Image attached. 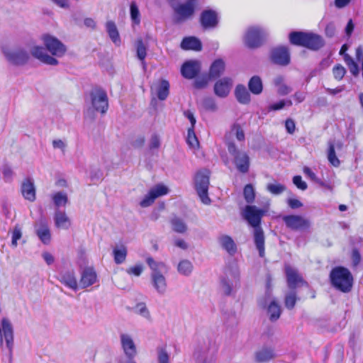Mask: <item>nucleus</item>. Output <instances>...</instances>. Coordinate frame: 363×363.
Here are the masks:
<instances>
[{
	"label": "nucleus",
	"mask_w": 363,
	"mask_h": 363,
	"mask_svg": "<svg viewBox=\"0 0 363 363\" xmlns=\"http://www.w3.org/2000/svg\"><path fill=\"white\" fill-rule=\"evenodd\" d=\"M204 106L207 109H210V110H212V111H214L216 108V105L215 104L213 101L212 99H210L205 100V101H204Z\"/></svg>",
	"instance_id": "64"
},
{
	"label": "nucleus",
	"mask_w": 363,
	"mask_h": 363,
	"mask_svg": "<svg viewBox=\"0 0 363 363\" xmlns=\"http://www.w3.org/2000/svg\"><path fill=\"white\" fill-rule=\"evenodd\" d=\"M160 146V140L157 135H153L151 138V142L150 144V149H157Z\"/></svg>",
	"instance_id": "59"
},
{
	"label": "nucleus",
	"mask_w": 363,
	"mask_h": 363,
	"mask_svg": "<svg viewBox=\"0 0 363 363\" xmlns=\"http://www.w3.org/2000/svg\"><path fill=\"white\" fill-rule=\"evenodd\" d=\"M243 196L245 200L248 203H252L255 199V192L253 186L251 184H246L243 189Z\"/></svg>",
	"instance_id": "41"
},
{
	"label": "nucleus",
	"mask_w": 363,
	"mask_h": 363,
	"mask_svg": "<svg viewBox=\"0 0 363 363\" xmlns=\"http://www.w3.org/2000/svg\"><path fill=\"white\" fill-rule=\"evenodd\" d=\"M265 213L266 211L264 209L253 205H247L242 213L244 219L254 228V242L260 257H264L265 255V238L261 227L262 220Z\"/></svg>",
	"instance_id": "2"
},
{
	"label": "nucleus",
	"mask_w": 363,
	"mask_h": 363,
	"mask_svg": "<svg viewBox=\"0 0 363 363\" xmlns=\"http://www.w3.org/2000/svg\"><path fill=\"white\" fill-rule=\"evenodd\" d=\"M287 204L291 209H297L303 206V203L297 199H289Z\"/></svg>",
	"instance_id": "57"
},
{
	"label": "nucleus",
	"mask_w": 363,
	"mask_h": 363,
	"mask_svg": "<svg viewBox=\"0 0 363 363\" xmlns=\"http://www.w3.org/2000/svg\"><path fill=\"white\" fill-rule=\"evenodd\" d=\"M59 281L73 290L77 289V281L74 272H66L60 274Z\"/></svg>",
	"instance_id": "26"
},
{
	"label": "nucleus",
	"mask_w": 363,
	"mask_h": 363,
	"mask_svg": "<svg viewBox=\"0 0 363 363\" xmlns=\"http://www.w3.org/2000/svg\"><path fill=\"white\" fill-rule=\"evenodd\" d=\"M35 233L43 244H50L51 241L50 230L44 218H41L35 225Z\"/></svg>",
	"instance_id": "17"
},
{
	"label": "nucleus",
	"mask_w": 363,
	"mask_h": 363,
	"mask_svg": "<svg viewBox=\"0 0 363 363\" xmlns=\"http://www.w3.org/2000/svg\"><path fill=\"white\" fill-rule=\"evenodd\" d=\"M22 237L21 229L19 225H16L13 230L12 233V240H11V245L14 247L17 246L18 240H20Z\"/></svg>",
	"instance_id": "50"
},
{
	"label": "nucleus",
	"mask_w": 363,
	"mask_h": 363,
	"mask_svg": "<svg viewBox=\"0 0 363 363\" xmlns=\"http://www.w3.org/2000/svg\"><path fill=\"white\" fill-rule=\"evenodd\" d=\"M303 171V173L306 176H308L311 180H313L314 182L319 181V179L316 177L315 174L308 167H304Z\"/></svg>",
	"instance_id": "58"
},
{
	"label": "nucleus",
	"mask_w": 363,
	"mask_h": 363,
	"mask_svg": "<svg viewBox=\"0 0 363 363\" xmlns=\"http://www.w3.org/2000/svg\"><path fill=\"white\" fill-rule=\"evenodd\" d=\"M281 218L286 227L293 231L308 230L311 225V221L301 215H284Z\"/></svg>",
	"instance_id": "9"
},
{
	"label": "nucleus",
	"mask_w": 363,
	"mask_h": 363,
	"mask_svg": "<svg viewBox=\"0 0 363 363\" xmlns=\"http://www.w3.org/2000/svg\"><path fill=\"white\" fill-rule=\"evenodd\" d=\"M121 341L123 350L128 357L132 359L137 353L136 346L133 339L128 335L122 334L121 335Z\"/></svg>",
	"instance_id": "18"
},
{
	"label": "nucleus",
	"mask_w": 363,
	"mask_h": 363,
	"mask_svg": "<svg viewBox=\"0 0 363 363\" xmlns=\"http://www.w3.org/2000/svg\"><path fill=\"white\" fill-rule=\"evenodd\" d=\"M4 53L6 60L14 65H23L30 59L29 54L22 49L15 51L4 50Z\"/></svg>",
	"instance_id": "14"
},
{
	"label": "nucleus",
	"mask_w": 363,
	"mask_h": 363,
	"mask_svg": "<svg viewBox=\"0 0 363 363\" xmlns=\"http://www.w3.org/2000/svg\"><path fill=\"white\" fill-rule=\"evenodd\" d=\"M346 72V69L341 64H336L333 68V74L337 81H341Z\"/></svg>",
	"instance_id": "45"
},
{
	"label": "nucleus",
	"mask_w": 363,
	"mask_h": 363,
	"mask_svg": "<svg viewBox=\"0 0 363 363\" xmlns=\"http://www.w3.org/2000/svg\"><path fill=\"white\" fill-rule=\"evenodd\" d=\"M54 220L57 228L68 229L71 225V221L65 212L56 211Z\"/></svg>",
	"instance_id": "28"
},
{
	"label": "nucleus",
	"mask_w": 363,
	"mask_h": 363,
	"mask_svg": "<svg viewBox=\"0 0 363 363\" xmlns=\"http://www.w3.org/2000/svg\"><path fill=\"white\" fill-rule=\"evenodd\" d=\"M199 21L203 28H213L218 23V14L212 9L203 10L200 15Z\"/></svg>",
	"instance_id": "15"
},
{
	"label": "nucleus",
	"mask_w": 363,
	"mask_h": 363,
	"mask_svg": "<svg viewBox=\"0 0 363 363\" xmlns=\"http://www.w3.org/2000/svg\"><path fill=\"white\" fill-rule=\"evenodd\" d=\"M210 172L207 169L197 172L195 176V189L201 201L206 205L211 203V200L208 196Z\"/></svg>",
	"instance_id": "5"
},
{
	"label": "nucleus",
	"mask_w": 363,
	"mask_h": 363,
	"mask_svg": "<svg viewBox=\"0 0 363 363\" xmlns=\"http://www.w3.org/2000/svg\"><path fill=\"white\" fill-rule=\"evenodd\" d=\"M184 115L189 120L191 123V127L194 128L196 121L194 113L190 110H187L184 111Z\"/></svg>",
	"instance_id": "61"
},
{
	"label": "nucleus",
	"mask_w": 363,
	"mask_h": 363,
	"mask_svg": "<svg viewBox=\"0 0 363 363\" xmlns=\"http://www.w3.org/2000/svg\"><path fill=\"white\" fill-rule=\"evenodd\" d=\"M97 279L95 270L91 267L85 268L81 275L79 280L80 286L83 289L93 285Z\"/></svg>",
	"instance_id": "20"
},
{
	"label": "nucleus",
	"mask_w": 363,
	"mask_h": 363,
	"mask_svg": "<svg viewBox=\"0 0 363 363\" xmlns=\"http://www.w3.org/2000/svg\"><path fill=\"white\" fill-rule=\"evenodd\" d=\"M219 241L223 249H224L230 255H234L237 252V245L233 239L227 235H221Z\"/></svg>",
	"instance_id": "25"
},
{
	"label": "nucleus",
	"mask_w": 363,
	"mask_h": 363,
	"mask_svg": "<svg viewBox=\"0 0 363 363\" xmlns=\"http://www.w3.org/2000/svg\"><path fill=\"white\" fill-rule=\"evenodd\" d=\"M289 40L291 45L311 50H318L325 45V41L320 35L303 31L291 32L289 35Z\"/></svg>",
	"instance_id": "4"
},
{
	"label": "nucleus",
	"mask_w": 363,
	"mask_h": 363,
	"mask_svg": "<svg viewBox=\"0 0 363 363\" xmlns=\"http://www.w3.org/2000/svg\"><path fill=\"white\" fill-rule=\"evenodd\" d=\"M186 143L191 148H197L199 146V142L194 127H189L187 130Z\"/></svg>",
	"instance_id": "39"
},
{
	"label": "nucleus",
	"mask_w": 363,
	"mask_h": 363,
	"mask_svg": "<svg viewBox=\"0 0 363 363\" xmlns=\"http://www.w3.org/2000/svg\"><path fill=\"white\" fill-rule=\"evenodd\" d=\"M169 357L164 348H160L158 350L159 363H169Z\"/></svg>",
	"instance_id": "54"
},
{
	"label": "nucleus",
	"mask_w": 363,
	"mask_h": 363,
	"mask_svg": "<svg viewBox=\"0 0 363 363\" xmlns=\"http://www.w3.org/2000/svg\"><path fill=\"white\" fill-rule=\"evenodd\" d=\"M266 38L264 30L257 26L250 27L245 35V43L251 49L259 48L263 45Z\"/></svg>",
	"instance_id": "10"
},
{
	"label": "nucleus",
	"mask_w": 363,
	"mask_h": 363,
	"mask_svg": "<svg viewBox=\"0 0 363 363\" xmlns=\"http://www.w3.org/2000/svg\"><path fill=\"white\" fill-rule=\"evenodd\" d=\"M152 284L155 289L160 293H164L166 290L167 284L162 274H151Z\"/></svg>",
	"instance_id": "31"
},
{
	"label": "nucleus",
	"mask_w": 363,
	"mask_h": 363,
	"mask_svg": "<svg viewBox=\"0 0 363 363\" xmlns=\"http://www.w3.org/2000/svg\"><path fill=\"white\" fill-rule=\"evenodd\" d=\"M354 26L352 19H350L347 23L345 28V33L347 36H350L352 33L353 32Z\"/></svg>",
	"instance_id": "63"
},
{
	"label": "nucleus",
	"mask_w": 363,
	"mask_h": 363,
	"mask_svg": "<svg viewBox=\"0 0 363 363\" xmlns=\"http://www.w3.org/2000/svg\"><path fill=\"white\" fill-rule=\"evenodd\" d=\"M106 28L109 38L116 45H120L121 40L119 35L118 30L115 23L112 21H108L106 23Z\"/></svg>",
	"instance_id": "29"
},
{
	"label": "nucleus",
	"mask_w": 363,
	"mask_h": 363,
	"mask_svg": "<svg viewBox=\"0 0 363 363\" xmlns=\"http://www.w3.org/2000/svg\"><path fill=\"white\" fill-rule=\"evenodd\" d=\"M147 55V50L142 39L137 41V56L140 60L144 62Z\"/></svg>",
	"instance_id": "48"
},
{
	"label": "nucleus",
	"mask_w": 363,
	"mask_h": 363,
	"mask_svg": "<svg viewBox=\"0 0 363 363\" xmlns=\"http://www.w3.org/2000/svg\"><path fill=\"white\" fill-rule=\"evenodd\" d=\"M177 269L179 273H181L184 275H189L193 269V266H192V264L191 262H189V260L184 259V260H182L179 263Z\"/></svg>",
	"instance_id": "44"
},
{
	"label": "nucleus",
	"mask_w": 363,
	"mask_h": 363,
	"mask_svg": "<svg viewBox=\"0 0 363 363\" xmlns=\"http://www.w3.org/2000/svg\"><path fill=\"white\" fill-rule=\"evenodd\" d=\"M270 60L274 64L278 65H288L291 61L289 48L280 45L272 48L270 52Z\"/></svg>",
	"instance_id": "12"
},
{
	"label": "nucleus",
	"mask_w": 363,
	"mask_h": 363,
	"mask_svg": "<svg viewBox=\"0 0 363 363\" xmlns=\"http://www.w3.org/2000/svg\"><path fill=\"white\" fill-rule=\"evenodd\" d=\"M169 82L167 79H162L157 89V96L160 101L165 100L169 94Z\"/></svg>",
	"instance_id": "33"
},
{
	"label": "nucleus",
	"mask_w": 363,
	"mask_h": 363,
	"mask_svg": "<svg viewBox=\"0 0 363 363\" xmlns=\"http://www.w3.org/2000/svg\"><path fill=\"white\" fill-rule=\"evenodd\" d=\"M235 94L240 104H248L250 102V94L244 85L238 84L236 86Z\"/></svg>",
	"instance_id": "30"
},
{
	"label": "nucleus",
	"mask_w": 363,
	"mask_h": 363,
	"mask_svg": "<svg viewBox=\"0 0 363 363\" xmlns=\"http://www.w3.org/2000/svg\"><path fill=\"white\" fill-rule=\"evenodd\" d=\"M362 257L359 251L357 249H353L352 252V265L357 267L361 262Z\"/></svg>",
	"instance_id": "56"
},
{
	"label": "nucleus",
	"mask_w": 363,
	"mask_h": 363,
	"mask_svg": "<svg viewBox=\"0 0 363 363\" xmlns=\"http://www.w3.org/2000/svg\"><path fill=\"white\" fill-rule=\"evenodd\" d=\"M298 300L297 294L295 290H291L284 298V304L286 308L291 310L294 308Z\"/></svg>",
	"instance_id": "40"
},
{
	"label": "nucleus",
	"mask_w": 363,
	"mask_h": 363,
	"mask_svg": "<svg viewBox=\"0 0 363 363\" xmlns=\"http://www.w3.org/2000/svg\"><path fill=\"white\" fill-rule=\"evenodd\" d=\"M171 224L174 231L177 233H184L187 230L185 223L179 218H174L172 219Z\"/></svg>",
	"instance_id": "42"
},
{
	"label": "nucleus",
	"mask_w": 363,
	"mask_h": 363,
	"mask_svg": "<svg viewBox=\"0 0 363 363\" xmlns=\"http://www.w3.org/2000/svg\"><path fill=\"white\" fill-rule=\"evenodd\" d=\"M231 134L234 135L236 139L240 142H243L245 139V135L243 128L240 123L237 122L234 123L231 125L230 132L225 134V143L228 141H231L230 140H229V137Z\"/></svg>",
	"instance_id": "27"
},
{
	"label": "nucleus",
	"mask_w": 363,
	"mask_h": 363,
	"mask_svg": "<svg viewBox=\"0 0 363 363\" xmlns=\"http://www.w3.org/2000/svg\"><path fill=\"white\" fill-rule=\"evenodd\" d=\"M285 128L286 132L291 135L294 134L296 130V123L291 118H287L285 121Z\"/></svg>",
	"instance_id": "55"
},
{
	"label": "nucleus",
	"mask_w": 363,
	"mask_h": 363,
	"mask_svg": "<svg viewBox=\"0 0 363 363\" xmlns=\"http://www.w3.org/2000/svg\"><path fill=\"white\" fill-rule=\"evenodd\" d=\"M52 200L56 207L66 206L68 202V198L66 194L58 191L52 195Z\"/></svg>",
	"instance_id": "43"
},
{
	"label": "nucleus",
	"mask_w": 363,
	"mask_h": 363,
	"mask_svg": "<svg viewBox=\"0 0 363 363\" xmlns=\"http://www.w3.org/2000/svg\"><path fill=\"white\" fill-rule=\"evenodd\" d=\"M335 33V26L333 23H328L325 27V35L328 37H333Z\"/></svg>",
	"instance_id": "60"
},
{
	"label": "nucleus",
	"mask_w": 363,
	"mask_h": 363,
	"mask_svg": "<svg viewBox=\"0 0 363 363\" xmlns=\"http://www.w3.org/2000/svg\"><path fill=\"white\" fill-rule=\"evenodd\" d=\"M210 79H213L210 77L209 74L203 75L201 77L196 79L194 82V86L196 89H203L206 87Z\"/></svg>",
	"instance_id": "49"
},
{
	"label": "nucleus",
	"mask_w": 363,
	"mask_h": 363,
	"mask_svg": "<svg viewBox=\"0 0 363 363\" xmlns=\"http://www.w3.org/2000/svg\"><path fill=\"white\" fill-rule=\"evenodd\" d=\"M284 269L287 286L291 290H295L298 286L309 287L308 283L298 273L297 269L290 265H286Z\"/></svg>",
	"instance_id": "11"
},
{
	"label": "nucleus",
	"mask_w": 363,
	"mask_h": 363,
	"mask_svg": "<svg viewBox=\"0 0 363 363\" xmlns=\"http://www.w3.org/2000/svg\"><path fill=\"white\" fill-rule=\"evenodd\" d=\"M285 189L286 186L279 183L269 184L267 186V190L274 195L281 194Z\"/></svg>",
	"instance_id": "46"
},
{
	"label": "nucleus",
	"mask_w": 363,
	"mask_h": 363,
	"mask_svg": "<svg viewBox=\"0 0 363 363\" xmlns=\"http://www.w3.org/2000/svg\"><path fill=\"white\" fill-rule=\"evenodd\" d=\"M231 86V79L225 77L219 79L214 85V92L219 97H225L230 93Z\"/></svg>",
	"instance_id": "19"
},
{
	"label": "nucleus",
	"mask_w": 363,
	"mask_h": 363,
	"mask_svg": "<svg viewBox=\"0 0 363 363\" xmlns=\"http://www.w3.org/2000/svg\"><path fill=\"white\" fill-rule=\"evenodd\" d=\"M248 88L250 92L255 95H258L263 90V85L261 78L259 76H253L248 82Z\"/></svg>",
	"instance_id": "32"
},
{
	"label": "nucleus",
	"mask_w": 363,
	"mask_h": 363,
	"mask_svg": "<svg viewBox=\"0 0 363 363\" xmlns=\"http://www.w3.org/2000/svg\"><path fill=\"white\" fill-rule=\"evenodd\" d=\"M181 48L184 50H192L200 51L202 49V44L199 39L190 36L184 38L181 43Z\"/></svg>",
	"instance_id": "23"
},
{
	"label": "nucleus",
	"mask_w": 363,
	"mask_h": 363,
	"mask_svg": "<svg viewBox=\"0 0 363 363\" xmlns=\"http://www.w3.org/2000/svg\"><path fill=\"white\" fill-rule=\"evenodd\" d=\"M169 191L168 188L163 184H157L150 189L147 194L140 202V206L146 208L151 206L155 199L160 196L166 195Z\"/></svg>",
	"instance_id": "13"
},
{
	"label": "nucleus",
	"mask_w": 363,
	"mask_h": 363,
	"mask_svg": "<svg viewBox=\"0 0 363 363\" xmlns=\"http://www.w3.org/2000/svg\"><path fill=\"white\" fill-rule=\"evenodd\" d=\"M130 17L133 22L139 25L140 23V11L135 2L133 1L130 6Z\"/></svg>",
	"instance_id": "47"
},
{
	"label": "nucleus",
	"mask_w": 363,
	"mask_h": 363,
	"mask_svg": "<svg viewBox=\"0 0 363 363\" xmlns=\"http://www.w3.org/2000/svg\"><path fill=\"white\" fill-rule=\"evenodd\" d=\"M255 357L257 362L263 363L274 359L276 354L274 348L270 347H263L255 352Z\"/></svg>",
	"instance_id": "22"
},
{
	"label": "nucleus",
	"mask_w": 363,
	"mask_h": 363,
	"mask_svg": "<svg viewBox=\"0 0 363 363\" xmlns=\"http://www.w3.org/2000/svg\"><path fill=\"white\" fill-rule=\"evenodd\" d=\"M89 95L94 110L102 114L106 113L108 108V99L106 91L99 86H96L91 90Z\"/></svg>",
	"instance_id": "8"
},
{
	"label": "nucleus",
	"mask_w": 363,
	"mask_h": 363,
	"mask_svg": "<svg viewBox=\"0 0 363 363\" xmlns=\"http://www.w3.org/2000/svg\"><path fill=\"white\" fill-rule=\"evenodd\" d=\"M146 262L152 270L151 274H162V271L166 268L162 262H156L152 257H147Z\"/></svg>",
	"instance_id": "36"
},
{
	"label": "nucleus",
	"mask_w": 363,
	"mask_h": 363,
	"mask_svg": "<svg viewBox=\"0 0 363 363\" xmlns=\"http://www.w3.org/2000/svg\"><path fill=\"white\" fill-rule=\"evenodd\" d=\"M329 279L332 286L342 293H350L353 288V275L345 267L337 266L333 268L329 274Z\"/></svg>",
	"instance_id": "3"
},
{
	"label": "nucleus",
	"mask_w": 363,
	"mask_h": 363,
	"mask_svg": "<svg viewBox=\"0 0 363 363\" xmlns=\"http://www.w3.org/2000/svg\"><path fill=\"white\" fill-rule=\"evenodd\" d=\"M43 257L44 260L45 261V262L48 265H50L54 262V260H55L54 257L50 252H44L43 254Z\"/></svg>",
	"instance_id": "62"
},
{
	"label": "nucleus",
	"mask_w": 363,
	"mask_h": 363,
	"mask_svg": "<svg viewBox=\"0 0 363 363\" xmlns=\"http://www.w3.org/2000/svg\"><path fill=\"white\" fill-rule=\"evenodd\" d=\"M293 183L301 190H306L308 187L306 183L302 180L300 175H296L293 177Z\"/></svg>",
	"instance_id": "53"
},
{
	"label": "nucleus",
	"mask_w": 363,
	"mask_h": 363,
	"mask_svg": "<svg viewBox=\"0 0 363 363\" xmlns=\"http://www.w3.org/2000/svg\"><path fill=\"white\" fill-rule=\"evenodd\" d=\"M196 5V0H189L175 6L174 7V23H181L191 18L195 13Z\"/></svg>",
	"instance_id": "7"
},
{
	"label": "nucleus",
	"mask_w": 363,
	"mask_h": 363,
	"mask_svg": "<svg viewBox=\"0 0 363 363\" xmlns=\"http://www.w3.org/2000/svg\"><path fill=\"white\" fill-rule=\"evenodd\" d=\"M226 145L229 153L234 157V163L237 169L242 174L248 172L250 168L248 155L246 152L239 151L233 141H228Z\"/></svg>",
	"instance_id": "6"
},
{
	"label": "nucleus",
	"mask_w": 363,
	"mask_h": 363,
	"mask_svg": "<svg viewBox=\"0 0 363 363\" xmlns=\"http://www.w3.org/2000/svg\"><path fill=\"white\" fill-rule=\"evenodd\" d=\"M45 47L36 45L31 50V55L42 63L49 65H57L58 60L55 57L63 56L67 48L65 45L57 38L44 34L41 37Z\"/></svg>",
	"instance_id": "1"
},
{
	"label": "nucleus",
	"mask_w": 363,
	"mask_h": 363,
	"mask_svg": "<svg viewBox=\"0 0 363 363\" xmlns=\"http://www.w3.org/2000/svg\"><path fill=\"white\" fill-rule=\"evenodd\" d=\"M21 193L25 199L31 202L35 200V188L30 179H26L23 182L21 185Z\"/></svg>",
	"instance_id": "21"
},
{
	"label": "nucleus",
	"mask_w": 363,
	"mask_h": 363,
	"mask_svg": "<svg viewBox=\"0 0 363 363\" xmlns=\"http://www.w3.org/2000/svg\"><path fill=\"white\" fill-rule=\"evenodd\" d=\"M328 160L329 163L335 167H338L340 164V161L336 155L335 145L333 143H328Z\"/></svg>",
	"instance_id": "37"
},
{
	"label": "nucleus",
	"mask_w": 363,
	"mask_h": 363,
	"mask_svg": "<svg viewBox=\"0 0 363 363\" xmlns=\"http://www.w3.org/2000/svg\"><path fill=\"white\" fill-rule=\"evenodd\" d=\"M345 62L347 66L350 73L354 77H357L359 74V66L350 55H345Z\"/></svg>",
	"instance_id": "38"
},
{
	"label": "nucleus",
	"mask_w": 363,
	"mask_h": 363,
	"mask_svg": "<svg viewBox=\"0 0 363 363\" xmlns=\"http://www.w3.org/2000/svg\"><path fill=\"white\" fill-rule=\"evenodd\" d=\"M128 255V250L125 246L121 245L120 247H116L113 250L114 262L117 264L123 263Z\"/></svg>",
	"instance_id": "34"
},
{
	"label": "nucleus",
	"mask_w": 363,
	"mask_h": 363,
	"mask_svg": "<svg viewBox=\"0 0 363 363\" xmlns=\"http://www.w3.org/2000/svg\"><path fill=\"white\" fill-rule=\"evenodd\" d=\"M225 65L222 59H217L213 62L210 68L208 74L213 79H218L224 72Z\"/></svg>",
	"instance_id": "24"
},
{
	"label": "nucleus",
	"mask_w": 363,
	"mask_h": 363,
	"mask_svg": "<svg viewBox=\"0 0 363 363\" xmlns=\"http://www.w3.org/2000/svg\"><path fill=\"white\" fill-rule=\"evenodd\" d=\"M286 105L291 106L292 105L291 101V100H288V101H286L284 100H281L279 102L274 103V104H271L269 106L268 110L269 111H278V110H280V109L283 108Z\"/></svg>",
	"instance_id": "51"
},
{
	"label": "nucleus",
	"mask_w": 363,
	"mask_h": 363,
	"mask_svg": "<svg viewBox=\"0 0 363 363\" xmlns=\"http://www.w3.org/2000/svg\"><path fill=\"white\" fill-rule=\"evenodd\" d=\"M201 71V65L197 61L189 60L185 62L181 67V74L185 78L191 79L195 78Z\"/></svg>",
	"instance_id": "16"
},
{
	"label": "nucleus",
	"mask_w": 363,
	"mask_h": 363,
	"mask_svg": "<svg viewBox=\"0 0 363 363\" xmlns=\"http://www.w3.org/2000/svg\"><path fill=\"white\" fill-rule=\"evenodd\" d=\"M267 312L269 315L270 320L274 322L279 318L281 310L279 303L274 300L269 303L267 308Z\"/></svg>",
	"instance_id": "35"
},
{
	"label": "nucleus",
	"mask_w": 363,
	"mask_h": 363,
	"mask_svg": "<svg viewBox=\"0 0 363 363\" xmlns=\"http://www.w3.org/2000/svg\"><path fill=\"white\" fill-rule=\"evenodd\" d=\"M143 271V267L141 264H136L126 269V272L130 276L139 277Z\"/></svg>",
	"instance_id": "52"
}]
</instances>
